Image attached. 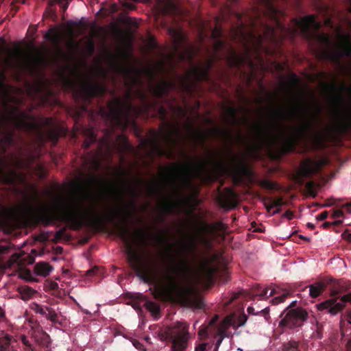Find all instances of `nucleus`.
Listing matches in <instances>:
<instances>
[{"mask_svg":"<svg viewBox=\"0 0 351 351\" xmlns=\"http://www.w3.org/2000/svg\"><path fill=\"white\" fill-rule=\"evenodd\" d=\"M128 172L120 168L117 176L121 187L117 191L118 199L121 203L124 202V195L127 192L132 197L124 206H118L106 213H100L94 206L85 208L84 210L77 208L72 210L66 208L63 199L56 197V203L58 213L51 214L41 212L38 215L39 221L45 227L52 224L56 219L69 224L74 230H80L84 226H90L95 228L102 227L106 223H111L115 227L116 234L127 245L126 254L128 262L136 276L144 282L154 284L158 281V276L154 265L147 261H143L132 243V234L130 232L128 221L136 210L135 199L140 195L138 185L143 180H136L135 184L124 179Z\"/></svg>","mask_w":351,"mask_h":351,"instance_id":"f257e3e1","label":"nucleus"},{"mask_svg":"<svg viewBox=\"0 0 351 351\" xmlns=\"http://www.w3.org/2000/svg\"><path fill=\"white\" fill-rule=\"evenodd\" d=\"M184 252L177 258L170 256L171 264L168 265L161 276V292L159 294L175 295L187 305L200 309L204 305L202 299L193 287L184 283L191 271V261L188 254L195 256L196 245L191 242L184 246Z\"/></svg>","mask_w":351,"mask_h":351,"instance_id":"f03ea898","label":"nucleus"},{"mask_svg":"<svg viewBox=\"0 0 351 351\" xmlns=\"http://www.w3.org/2000/svg\"><path fill=\"white\" fill-rule=\"evenodd\" d=\"M310 112L309 106L302 104L298 109L291 108L289 117L292 119L300 118L303 121L298 125L290 126L288 132H286L284 128L278 123L275 124L278 130L277 134L261 125H255L254 129L258 143H265L269 145H278L280 147L282 153L291 152L295 149L297 143L305 138L311 130L313 121L317 119L320 113V108H319L317 113L313 114L311 118L307 117Z\"/></svg>","mask_w":351,"mask_h":351,"instance_id":"7ed1b4c3","label":"nucleus"},{"mask_svg":"<svg viewBox=\"0 0 351 351\" xmlns=\"http://www.w3.org/2000/svg\"><path fill=\"white\" fill-rule=\"evenodd\" d=\"M125 97L124 101L120 98H115L108 102V111L104 109L101 110L104 116L123 128H126L130 123L131 118L139 112V109L131 101L132 93L130 91L125 93Z\"/></svg>","mask_w":351,"mask_h":351,"instance_id":"20e7f679","label":"nucleus"},{"mask_svg":"<svg viewBox=\"0 0 351 351\" xmlns=\"http://www.w3.org/2000/svg\"><path fill=\"white\" fill-rule=\"evenodd\" d=\"M206 168V162H197L194 164L188 162L182 165L173 164L167 168V173L173 182L179 176L183 185L189 187L192 184V180L201 178Z\"/></svg>","mask_w":351,"mask_h":351,"instance_id":"39448f33","label":"nucleus"},{"mask_svg":"<svg viewBox=\"0 0 351 351\" xmlns=\"http://www.w3.org/2000/svg\"><path fill=\"white\" fill-rule=\"evenodd\" d=\"M189 328L186 323L178 322L164 332L161 339L171 345V351H184L190 337Z\"/></svg>","mask_w":351,"mask_h":351,"instance_id":"423d86ee","label":"nucleus"},{"mask_svg":"<svg viewBox=\"0 0 351 351\" xmlns=\"http://www.w3.org/2000/svg\"><path fill=\"white\" fill-rule=\"evenodd\" d=\"M227 151L230 155L227 161L219 153L213 152L210 154L208 162L211 165L213 169L216 171H221L230 166L239 176L247 173L246 167L242 163L239 157L233 153L230 146H227Z\"/></svg>","mask_w":351,"mask_h":351,"instance_id":"0eeeda50","label":"nucleus"},{"mask_svg":"<svg viewBox=\"0 0 351 351\" xmlns=\"http://www.w3.org/2000/svg\"><path fill=\"white\" fill-rule=\"evenodd\" d=\"M160 130V133L156 130L153 131V138L150 141V144L154 152L158 156H163L166 152L162 147L160 138L168 147H171L177 144L178 141L176 136L180 137L181 132L175 126H170L169 128H167L162 125Z\"/></svg>","mask_w":351,"mask_h":351,"instance_id":"6e6552de","label":"nucleus"},{"mask_svg":"<svg viewBox=\"0 0 351 351\" xmlns=\"http://www.w3.org/2000/svg\"><path fill=\"white\" fill-rule=\"evenodd\" d=\"M10 121H12L16 129L32 132L39 128V125L34 117L27 114L26 112L19 110L18 107L10 106Z\"/></svg>","mask_w":351,"mask_h":351,"instance_id":"1a4fd4ad","label":"nucleus"},{"mask_svg":"<svg viewBox=\"0 0 351 351\" xmlns=\"http://www.w3.org/2000/svg\"><path fill=\"white\" fill-rule=\"evenodd\" d=\"M324 58L335 64H339L344 57H351V39L349 34L341 36L339 43L332 49L324 51Z\"/></svg>","mask_w":351,"mask_h":351,"instance_id":"9d476101","label":"nucleus"},{"mask_svg":"<svg viewBox=\"0 0 351 351\" xmlns=\"http://www.w3.org/2000/svg\"><path fill=\"white\" fill-rule=\"evenodd\" d=\"M108 92V88L104 83L86 81L82 83L80 90V96L85 105H89L94 97H103Z\"/></svg>","mask_w":351,"mask_h":351,"instance_id":"9b49d317","label":"nucleus"},{"mask_svg":"<svg viewBox=\"0 0 351 351\" xmlns=\"http://www.w3.org/2000/svg\"><path fill=\"white\" fill-rule=\"evenodd\" d=\"M14 143V133L12 131L8 132L1 139H0V152L5 153L9 145H12ZM4 160L0 159V181L8 184H14L17 176L16 171L11 169L8 172H5L3 169L4 165Z\"/></svg>","mask_w":351,"mask_h":351,"instance_id":"f8f14e48","label":"nucleus"},{"mask_svg":"<svg viewBox=\"0 0 351 351\" xmlns=\"http://www.w3.org/2000/svg\"><path fill=\"white\" fill-rule=\"evenodd\" d=\"M339 293V291L338 290L333 289L331 291V296L332 298L317 304L318 310H326L327 312L332 315H335L342 311L345 307L346 303H351V293L341 296L340 298V301L337 302V300L339 298L337 297Z\"/></svg>","mask_w":351,"mask_h":351,"instance_id":"ddd939ff","label":"nucleus"},{"mask_svg":"<svg viewBox=\"0 0 351 351\" xmlns=\"http://www.w3.org/2000/svg\"><path fill=\"white\" fill-rule=\"evenodd\" d=\"M284 315L279 322V326L290 329L301 327L308 318L307 311L301 307L289 310Z\"/></svg>","mask_w":351,"mask_h":351,"instance_id":"4468645a","label":"nucleus"},{"mask_svg":"<svg viewBox=\"0 0 351 351\" xmlns=\"http://www.w3.org/2000/svg\"><path fill=\"white\" fill-rule=\"evenodd\" d=\"M213 66V59L208 60L203 66H193L190 75L193 77L196 82H206L211 83L210 71Z\"/></svg>","mask_w":351,"mask_h":351,"instance_id":"2eb2a0df","label":"nucleus"},{"mask_svg":"<svg viewBox=\"0 0 351 351\" xmlns=\"http://www.w3.org/2000/svg\"><path fill=\"white\" fill-rule=\"evenodd\" d=\"M176 88V84L173 82L162 80L155 85L150 86V91L153 96L156 99H162L167 96L169 91Z\"/></svg>","mask_w":351,"mask_h":351,"instance_id":"dca6fc26","label":"nucleus"},{"mask_svg":"<svg viewBox=\"0 0 351 351\" xmlns=\"http://www.w3.org/2000/svg\"><path fill=\"white\" fill-rule=\"evenodd\" d=\"M137 94L138 97L144 102V110L145 112H148L149 110L152 108H157L158 114L160 118L161 119L162 121H166L167 110L162 105L159 104L157 100H154L153 102L149 101L147 99L146 95L142 91H138Z\"/></svg>","mask_w":351,"mask_h":351,"instance_id":"f3484780","label":"nucleus"},{"mask_svg":"<svg viewBox=\"0 0 351 351\" xmlns=\"http://www.w3.org/2000/svg\"><path fill=\"white\" fill-rule=\"evenodd\" d=\"M322 163L319 161H314L311 159H306L301 163V171L306 177L318 173L322 169Z\"/></svg>","mask_w":351,"mask_h":351,"instance_id":"a211bd4d","label":"nucleus"},{"mask_svg":"<svg viewBox=\"0 0 351 351\" xmlns=\"http://www.w3.org/2000/svg\"><path fill=\"white\" fill-rule=\"evenodd\" d=\"M335 128L340 133L351 130V108H347L346 112L337 120Z\"/></svg>","mask_w":351,"mask_h":351,"instance_id":"6ab92c4d","label":"nucleus"},{"mask_svg":"<svg viewBox=\"0 0 351 351\" xmlns=\"http://www.w3.org/2000/svg\"><path fill=\"white\" fill-rule=\"evenodd\" d=\"M32 336L40 347L47 349V350L49 349L51 344L50 336L41 328L34 330Z\"/></svg>","mask_w":351,"mask_h":351,"instance_id":"aec40b11","label":"nucleus"},{"mask_svg":"<svg viewBox=\"0 0 351 351\" xmlns=\"http://www.w3.org/2000/svg\"><path fill=\"white\" fill-rule=\"evenodd\" d=\"M246 58L241 54L237 53L233 49H230L229 54L226 58V62L229 67L234 68L240 70L245 64Z\"/></svg>","mask_w":351,"mask_h":351,"instance_id":"412c9836","label":"nucleus"},{"mask_svg":"<svg viewBox=\"0 0 351 351\" xmlns=\"http://www.w3.org/2000/svg\"><path fill=\"white\" fill-rule=\"evenodd\" d=\"M136 299L138 300V302L134 304V307L135 308H141V303L144 302L143 306L147 311L152 313V315H156L160 313V309L159 306L156 303L148 300L143 294H138Z\"/></svg>","mask_w":351,"mask_h":351,"instance_id":"4be33fe9","label":"nucleus"},{"mask_svg":"<svg viewBox=\"0 0 351 351\" xmlns=\"http://www.w3.org/2000/svg\"><path fill=\"white\" fill-rule=\"evenodd\" d=\"M217 269L209 264L206 261H203L199 266V271L207 280H211Z\"/></svg>","mask_w":351,"mask_h":351,"instance_id":"5701e85b","label":"nucleus"},{"mask_svg":"<svg viewBox=\"0 0 351 351\" xmlns=\"http://www.w3.org/2000/svg\"><path fill=\"white\" fill-rule=\"evenodd\" d=\"M83 133L86 138L82 146L85 150H88L90 145L97 141V136L92 128L84 129Z\"/></svg>","mask_w":351,"mask_h":351,"instance_id":"b1692460","label":"nucleus"},{"mask_svg":"<svg viewBox=\"0 0 351 351\" xmlns=\"http://www.w3.org/2000/svg\"><path fill=\"white\" fill-rule=\"evenodd\" d=\"M34 269L37 275L46 277L53 270V267L47 263L40 262L36 264Z\"/></svg>","mask_w":351,"mask_h":351,"instance_id":"393cba45","label":"nucleus"},{"mask_svg":"<svg viewBox=\"0 0 351 351\" xmlns=\"http://www.w3.org/2000/svg\"><path fill=\"white\" fill-rule=\"evenodd\" d=\"M18 292L21 295V299L23 301H27L30 300L36 293V290L27 285H22L19 287Z\"/></svg>","mask_w":351,"mask_h":351,"instance_id":"a878e982","label":"nucleus"},{"mask_svg":"<svg viewBox=\"0 0 351 351\" xmlns=\"http://www.w3.org/2000/svg\"><path fill=\"white\" fill-rule=\"evenodd\" d=\"M13 337L10 335L5 334L0 337V351H12L14 350L12 346Z\"/></svg>","mask_w":351,"mask_h":351,"instance_id":"bb28decb","label":"nucleus"},{"mask_svg":"<svg viewBox=\"0 0 351 351\" xmlns=\"http://www.w3.org/2000/svg\"><path fill=\"white\" fill-rule=\"evenodd\" d=\"M326 285L322 282H319L309 286V294L311 298H315L320 295L326 289Z\"/></svg>","mask_w":351,"mask_h":351,"instance_id":"cd10ccee","label":"nucleus"},{"mask_svg":"<svg viewBox=\"0 0 351 351\" xmlns=\"http://www.w3.org/2000/svg\"><path fill=\"white\" fill-rule=\"evenodd\" d=\"M134 239L141 246H147L148 245L147 234L144 230H137Z\"/></svg>","mask_w":351,"mask_h":351,"instance_id":"c85d7f7f","label":"nucleus"},{"mask_svg":"<svg viewBox=\"0 0 351 351\" xmlns=\"http://www.w3.org/2000/svg\"><path fill=\"white\" fill-rule=\"evenodd\" d=\"M44 316L53 324L62 325V322L60 321L58 313L53 308L48 306L46 314Z\"/></svg>","mask_w":351,"mask_h":351,"instance_id":"c756f323","label":"nucleus"},{"mask_svg":"<svg viewBox=\"0 0 351 351\" xmlns=\"http://www.w3.org/2000/svg\"><path fill=\"white\" fill-rule=\"evenodd\" d=\"M46 40L53 43H58L60 40V35L58 30L54 27H51L49 30L44 35Z\"/></svg>","mask_w":351,"mask_h":351,"instance_id":"7c9ffc66","label":"nucleus"},{"mask_svg":"<svg viewBox=\"0 0 351 351\" xmlns=\"http://www.w3.org/2000/svg\"><path fill=\"white\" fill-rule=\"evenodd\" d=\"M303 23H304L306 31H308L311 27L318 28L320 26L319 23L316 21L315 18L311 15L305 16L303 19Z\"/></svg>","mask_w":351,"mask_h":351,"instance_id":"2f4dec72","label":"nucleus"},{"mask_svg":"<svg viewBox=\"0 0 351 351\" xmlns=\"http://www.w3.org/2000/svg\"><path fill=\"white\" fill-rule=\"evenodd\" d=\"M213 132L215 135L221 136L225 140L226 144H227L228 141H231L232 140V135L228 130L215 128L213 130Z\"/></svg>","mask_w":351,"mask_h":351,"instance_id":"473e14b6","label":"nucleus"},{"mask_svg":"<svg viewBox=\"0 0 351 351\" xmlns=\"http://www.w3.org/2000/svg\"><path fill=\"white\" fill-rule=\"evenodd\" d=\"M187 129L189 130L190 133H191L193 134V137L197 141H198L202 144L204 143V142H205V141L206 140V138H207L206 135L204 133H203L201 131H197L195 132H193V127H192V125L191 124H189L187 125Z\"/></svg>","mask_w":351,"mask_h":351,"instance_id":"72a5a7b5","label":"nucleus"},{"mask_svg":"<svg viewBox=\"0 0 351 351\" xmlns=\"http://www.w3.org/2000/svg\"><path fill=\"white\" fill-rule=\"evenodd\" d=\"M149 193L152 195H160L162 193V186L158 183L150 182L149 184Z\"/></svg>","mask_w":351,"mask_h":351,"instance_id":"f704fd0d","label":"nucleus"},{"mask_svg":"<svg viewBox=\"0 0 351 351\" xmlns=\"http://www.w3.org/2000/svg\"><path fill=\"white\" fill-rule=\"evenodd\" d=\"M20 339L23 343L25 351H37L36 348L29 342L27 337L24 335L20 336Z\"/></svg>","mask_w":351,"mask_h":351,"instance_id":"c9c22d12","label":"nucleus"},{"mask_svg":"<svg viewBox=\"0 0 351 351\" xmlns=\"http://www.w3.org/2000/svg\"><path fill=\"white\" fill-rule=\"evenodd\" d=\"M47 306H43L37 303H33L31 306V309L36 313L44 316L47 311Z\"/></svg>","mask_w":351,"mask_h":351,"instance_id":"e433bc0d","label":"nucleus"},{"mask_svg":"<svg viewBox=\"0 0 351 351\" xmlns=\"http://www.w3.org/2000/svg\"><path fill=\"white\" fill-rule=\"evenodd\" d=\"M226 112L232 122L236 124L237 123V109L235 107L229 106L226 108Z\"/></svg>","mask_w":351,"mask_h":351,"instance_id":"4c0bfd02","label":"nucleus"},{"mask_svg":"<svg viewBox=\"0 0 351 351\" xmlns=\"http://www.w3.org/2000/svg\"><path fill=\"white\" fill-rule=\"evenodd\" d=\"M22 261H23V258L21 257V255L16 253V254H12L10 256V258L8 261V263L10 265L14 266V265H16L19 266V265H21Z\"/></svg>","mask_w":351,"mask_h":351,"instance_id":"58836bf2","label":"nucleus"},{"mask_svg":"<svg viewBox=\"0 0 351 351\" xmlns=\"http://www.w3.org/2000/svg\"><path fill=\"white\" fill-rule=\"evenodd\" d=\"M66 231V228H62L60 229L58 231H57L55 233L53 238L51 239V241L55 243L59 242L61 239H62L64 238Z\"/></svg>","mask_w":351,"mask_h":351,"instance_id":"ea45409f","label":"nucleus"},{"mask_svg":"<svg viewBox=\"0 0 351 351\" xmlns=\"http://www.w3.org/2000/svg\"><path fill=\"white\" fill-rule=\"evenodd\" d=\"M199 242L207 250H211L213 247L212 240L209 239L206 237H201Z\"/></svg>","mask_w":351,"mask_h":351,"instance_id":"a19ab883","label":"nucleus"},{"mask_svg":"<svg viewBox=\"0 0 351 351\" xmlns=\"http://www.w3.org/2000/svg\"><path fill=\"white\" fill-rule=\"evenodd\" d=\"M161 208L164 213H171L173 211V205L168 199H165L163 201Z\"/></svg>","mask_w":351,"mask_h":351,"instance_id":"79ce46f5","label":"nucleus"},{"mask_svg":"<svg viewBox=\"0 0 351 351\" xmlns=\"http://www.w3.org/2000/svg\"><path fill=\"white\" fill-rule=\"evenodd\" d=\"M224 225L221 222H217L215 226H204L203 230L204 231L208 232V233H213L215 229L218 228L220 230H223Z\"/></svg>","mask_w":351,"mask_h":351,"instance_id":"37998d69","label":"nucleus"},{"mask_svg":"<svg viewBox=\"0 0 351 351\" xmlns=\"http://www.w3.org/2000/svg\"><path fill=\"white\" fill-rule=\"evenodd\" d=\"M267 200L271 202V207H280L284 204L283 199L278 197L276 199L267 197Z\"/></svg>","mask_w":351,"mask_h":351,"instance_id":"c03bdc74","label":"nucleus"},{"mask_svg":"<svg viewBox=\"0 0 351 351\" xmlns=\"http://www.w3.org/2000/svg\"><path fill=\"white\" fill-rule=\"evenodd\" d=\"M0 95L3 97L5 99L9 97V90L5 83L0 80Z\"/></svg>","mask_w":351,"mask_h":351,"instance_id":"a18cd8bd","label":"nucleus"},{"mask_svg":"<svg viewBox=\"0 0 351 351\" xmlns=\"http://www.w3.org/2000/svg\"><path fill=\"white\" fill-rule=\"evenodd\" d=\"M288 295H289V293H283L281 295L274 298L271 300V302L274 305H277L280 303L285 302V300H286V298H287Z\"/></svg>","mask_w":351,"mask_h":351,"instance_id":"49530a36","label":"nucleus"},{"mask_svg":"<svg viewBox=\"0 0 351 351\" xmlns=\"http://www.w3.org/2000/svg\"><path fill=\"white\" fill-rule=\"evenodd\" d=\"M261 186L269 190H274L276 189V184L268 180H263L261 183Z\"/></svg>","mask_w":351,"mask_h":351,"instance_id":"de8ad7c7","label":"nucleus"},{"mask_svg":"<svg viewBox=\"0 0 351 351\" xmlns=\"http://www.w3.org/2000/svg\"><path fill=\"white\" fill-rule=\"evenodd\" d=\"M49 138L53 141V143H57L59 140V134L57 131L51 130L48 132Z\"/></svg>","mask_w":351,"mask_h":351,"instance_id":"09e8293b","label":"nucleus"},{"mask_svg":"<svg viewBox=\"0 0 351 351\" xmlns=\"http://www.w3.org/2000/svg\"><path fill=\"white\" fill-rule=\"evenodd\" d=\"M298 346V342L289 341V343H285L282 346V351H292L293 348Z\"/></svg>","mask_w":351,"mask_h":351,"instance_id":"8fccbe9b","label":"nucleus"},{"mask_svg":"<svg viewBox=\"0 0 351 351\" xmlns=\"http://www.w3.org/2000/svg\"><path fill=\"white\" fill-rule=\"evenodd\" d=\"M247 317L246 315H245V314L240 315L237 319V322L238 326H243L245 324V322H247Z\"/></svg>","mask_w":351,"mask_h":351,"instance_id":"3c124183","label":"nucleus"},{"mask_svg":"<svg viewBox=\"0 0 351 351\" xmlns=\"http://www.w3.org/2000/svg\"><path fill=\"white\" fill-rule=\"evenodd\" d=\"M224 207H234V201L230 197H225L223 199V205Z\"/></svg>","mask_w":351,"mask_h":351,"instance_id":"603ef678","label":"nucleus"},{"mask_svg":"<svg viewBox=\"0 0 351 351\" xmlns=\"http://www.w3.org/2000/svg\"><path fill=\"white\" fill-rule=\"evenodd\" d=\"M330 88L332 90H337L338 88L340 93L344 91L346 89H348L349 90H351V87H347L345 84H342V85H341L339 87H337L335 84H332L330 86Z\"/></svg>","mask_w":351,"mask_h":351,"instance_id":"864d4df0","label":"nucleus"},{"mask_svg":"<svg viewBox=\"0 0 351 351\" xmlns=\"http://www.w3.org/2000/svg\"><path fill=\"white\" fill-rule=\"evenodd\" d=\"M297 301L292 302L287 308L284 309V311L280 314V317H282L284 314L287 312L289 310L294 309L293 308L296 306Z\"/></svg>","mask_w":351,"mask_h":351,"instance_id":"5fc2aeb1","label":"nucleus"},{"mask_svg":"<svg viewBox=\"0 0 351 351\" xmlns=\"http://www.w3.org/2000/svg\"><path fill=\"white\" fill-rule=\"evenodd\" d=\"M154 239L159 243H162L166 241L165 236L162 233H159L157 235H156L154 237Z\"/></svg>","mask_w":351,"mask_h":351,"instance_id":"6e6d98bb","label":"nucleus"},{"mask_svg":"<svg viewBox=\"0 0 351 351\" xmlns=\"http://www.w3.org/2000/svg\"><path fill=\"white\" fill-rule=\"evenodd\" d=\"M328 211H324V212H322L320 214H319L316 217V219L318 221H323V220L326 219L328 217Z\"/></svg>","mask_w":351,"mask_h":351,"instance_id":"4d7b16f0","label":"nucleus"},{"mask_svg":"<svg viewBox=\"0 0 351 351\" xmlns=\"http://www.w3.org/2000/svg\"><path fill=\"white\" fill-rule=\"evenodd\" d=\"M291 83L292 84V85L293 86H297L299 83V78L298 77L294 74V73H292L291 75Z\"/></svg>","mask_w":351,"mask_h":351,"instance_id":"13d9d810","label":"nucleus"},{"mask_svg":"<svg viewBox=\"0 0 351 351\" xmlns=\"http://www.w3.org/2000/svg\"><path fill=\"white\" fill-rule=\"evenodd\" d=\"M43 16L45 18H52L56 16V12L52 10H48L47 12L44 13Z\"/></svg>","mask_w":351,"mask_h":351,"instance_id":"bf43d9fd","label":"nucleus"},{"mask_svg":"<svg viewBox=\"0 0 351 351\" xmlns=\"http://www.w3.org/2000/svg\"><path fill=\"white\" fill-rule=\"evenodd\" d=\"M341 237L344 240L351 242V233L348 232V230H346L341 234Z\"/></svg>","mask_w":351,"mask_h":351,"instance_id":"052dcab7","label":"nucleus"},{"mask_svg":"<svg viewBox=\"0 0 351 351\" xmlns=\"http://www.w3.org/2000/svg\"><path fill=\"white\" fill-rule=\"evenodd\" d=\"M344 214L343 212L341 210H335L332 213V217L333 218H338L341 217H343Z\"/></svg>","mask_w":351,"mask_h":351,"instance_id":"680f3d73","label":"nucleus"},{"mask_svg":"<svg viewBox=\"0 0 351 351\" xmlns=\"http://www.w3.org/2000/svg\"><path fill=\"white\" fill-rule=\"evenodd\" d=\"M283 217H285L288 219L289 220H291L293 218V213L290 210H287L283 215Z\"/></svg>","mask_w":351,"mask_h":351,"instance_id":"e2e57ef3","label":"nucleus"},{"mask_svg":"<svg viewBox=\"0 0 351 351\" xmlns=\"http://www.w3.org/2000/svg\"><path fill=\"white\" fill-rule=\"evenodd\" d=\"M207 343H202L199 344L195 349V351H206Z\"/></svg>","mask_w":351,"mask_h":351,"instance_id":"0e129e2a","label":"nucleus"},{"mask_svg":"<svg viewBox=\"0 0 351 351\" xmlns=\"http://www.w3.org/2000/svg\"><path fill=\"white\" fill-rule=\"evenodd\" d=\"M123 6L127 9V10H134V5L132 3H129V2H125L123 4Z\"/></svg>","mask_w":351,"mask_h":351,"instance_id":"69168bd1","label":"nucleus"},{"mask_svg":"<svg viewBox=\"0 0 351 351\" xmlns=\"http://www.w3.org/2000/svg\"><path fill=\"white\" fill-rule=\"evenodd\" d=\"M219 319V315H215L210 321H209V323H208V325L210 326H215L216 322H217Z\"/></svg>","mask_w":351,"mask_h":351,"instance_id":"338daca9","label":"nucleus"},{"mask_svg":"<svg viewBox=\"0 0 351 351\" xmlns=\"http://www.w3.org/2000/svg\"><path fill=\"white\" fill-rule=\"evenodd\" d=\"M268 293V288H265L260 293L259 296L261 298H267L269 296H267Z\"/></svg>","mask_w":351,"mask_h":351,"instance_id":"774afa93","label":"nucleus"}]
</instances>
